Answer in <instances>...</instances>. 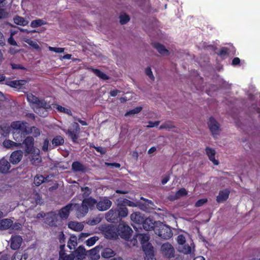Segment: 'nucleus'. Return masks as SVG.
Listing matches in <instances>:
<instances>
[{"label":"nucleus","instance_id":"nucleus-1","mask_svg":"<svg viewBox=\"0 0 260 260\" xmlns=\"http://www.w3.org/2000/svg\"><path fill=\"white\" fill-rule=\"evenodd\" d=\"M26 98L36 113L43 117L48 115L51 106L44 99H40L31 93L27 94Z\"/></svg>","mask_w":260,"mask_h":260},{"label":"nucleus","instance_id":"nucleus-2","mask_svg":"<svg viewBox=\"0 0 260 260\" xmlns=\"http://www.w3.org/2000/svg\"><path fill=\"white\" fill-rule=\"evenodd\" d=\"M27 123L21 121H15L11 124L12 127L13 136L17 143H20L25 138L26 135L29 134L27 127Z\"/></svg>","mask_w":260,"mask_h":260},{"label":"nucleus","instance_id":"nucleus-3","mask_svg":"<svg viewBox=\"0 0 260 260\" xmlns=\"http://www.w3.org/2000/svg\"><path fill=\"white\" fill-rule=\"evenodd\" d=\"M96 204V200L91 197L84 199L81 205L79 204H73L76 208V214L77 218L84 217L88 212L89 209L92 210Z\"/></svg>","mask_w":260,"mask_h":260},{"label":"nucleus","instance_id":"nucleus-4","mask_svg":"<svg viewBox=\"0 0 260 260\" xmlns=\"http://www.w3.org/2000/svg\"><path fill=\"white\" fill-rule=\"evenodd\" d=\"M154 231L156 235L164 240L169 239L173 236V233L170 227L163 224L162 222L156 223Z\"/></svg>","mask_w":260,"mask_h":260},{"label":"nucleus","instance_id":"nucleus-5","mask_svg":"<svg viewBox=\"0 0 260 260\" xmlns=\"http://www.w3.org/2000/svg\"><path fill=\"white\" fill-rule=\"evenodd\" d=\"M101 230L105 237L108 239H115L118 236V229L112 225H103Z\"/></svg>","mask_w":260,"mask_h":260},{"label":"nucleus","instance_id":"nucleus-6","mask_svg":"<svg viewBox=\"0 0 260 260\" xmlns=\"http://www.w3.org/2000/svg\"><path fill=\"white\" fill-rule=\"evenodd\" d=\"M118 236L119 235L122 239L128 240L132 236L133 231L132 229L124 223H120L118 226Z\"/></svg>","mask_w":260,"mask_h":260},{"label":"nucleus","instance_id":"nucleus-7","mask_svg":"<svg viewBox=\"0 0 260 260\" xmlns=\"http://www.w3.org/2000/svg\"><path fill=\"white\" fill-rule=\"evenodd\" d=\"M137 238L140 241L143 249V246L147 245L148 244H151L148 242L150 239L149 235L148 234L139 233L138 231L137 232V234L134 236L133 239L131 241L133 246H135L137 244Z\"/></svg>","mask_w":260,"mask_h":260},{"label":"nucleus","instance_id":"nucleus-8","mask_svg":"<svg viewBox=\"0 0 260 260\" xmlns=\"http://www.w3.org/2000/svg\"><path fill=\"white\" fill-rule=\"evenodd\" d=\"M73 129H68L67 134L71 138L74 143H77L78 135L80 131L79 125L77 122H74L72 124Z\"/></svg>","mask_w":260,"mask_h":260},{"label":"nucleus","instance_id":"nucleus-9","mask_svg":"<svg viewBox=\"0 0 260 260\" xmlns=\"http://www.w3.org/2000/svg\"><path fill=\"white\" fill-rule=\"evenodd\" d=\"M160 250L162 255L167 258H171L174 256V248L169 242L164 243L161 246Z\"/></svg>","mask_w":260,"mask_h":260},{"label":"nucleus","instance_id":"nucleus-10","mask_svg":"<svg viewBox=\"0 0 260 260\" xmlns=\"http://www.w3.org/2000/svg\"><path fill=\"white\" fill-rule=\"evenodd\" d=\"M112 202L108 198H102L98 202L96 201V207L99 211H104L109 209L112 206Z\"/></svg>","mask_w":260,"mask_h":260},{"label":"nucleus","instance_id":"nucleus-11","mask_svg":"<svg viewBox=\"0 0 260 260\" xmlns=\"http://www.w3.org/2000/svg\"><path fill=\"white\" fill-rule=\"evenodd\" d=\"M105 218L110 222L117 223L121 219L116 209H111L106 214Z\"/></svg>","mask_w":260,"mask_h":260},{"label":"nucleus","instance_id":"nucleus-12","mask_svg":"<svg viewBox=\"0 0 260 260\" xmlns=\"http://www.w3.org/2000/svg\"><path fill=\"white\" fill-rule=\"evenodd\" d=\"M58 221V215L55 212H51L46 214L45 222L49 226H57Z\"/></svg>","mask_w":260,"mask_h":260},{"label":"nucleus","instance_id":"nucleus-13","mask_svg":"<svg viewBox=\"0 0 260 260\" xmlns=\"http://www.w3.org/2000/svg\"><path fill=\"white\" fill-rule=\"evenodd\" d=\"M144 218V216L140 212H135L131 215V220L138 224V227L133 225V228L136 232H138V229H141V223L143 222Z\"/></svg>","mask_w":260,"mask_h":260},{"label":"nucleus","instance_id":"nucleus-14","mask_svg":"<svg viewBox=\"0 0 260 260\" xmlns=\"http://www.w3.org/2000/svg\"><path fill=\"white\" fill-rule=\"evenodd\" d=\"M143 251L145 253V260H156L154 254V248L151 244L143 246Z\"/></svg>","mask_w":260,"mask_h":260},{"label":"nucleus","instance_id":"nucleus-15","mask_svg":"<svg viewBox=\"0 0 260 260\" xmlns=\"http://www.w3.org/2000/svg\"><path fill=\"white\" fill-rule=\"evenodd\" d=\"M73 206V204L69 203L59 210L57 214L61 219L66 220L68 218Z\"/></svg>","mask_w":260,"mask_h":260},{"label":"nucleus","instance_id":"nucleus-16","mask_svg":"<svg viewBox=\"0 0 260 260\" xmlns=\"http://www.w3.org/2000/svg\"><path fill=\"white\" fill-rule=\"evenodd\" d=\"M208 126L211 131L213 136L215 137L218 134L219 131V124L213 117H210L208 122Z\"/></svg>","mask_w":260,"mask_h":260},{"label":"nucleus","instance_id":"nucleus-17","mask_svg":"<svg viewBox=\"0 0 260 260\" xmlns=\"http://www.w3.org/2000/svg\"><path fill=\"white\" fill-rule=\"evenodd\" d=\"M22 144L25 145V151L26 153H31L34 149V139L31 136L25 137L22 141Z\"/></svg>","mask_w":260,"mask_h":260},{"label":"nucleus","instance_id":"nucleus-18","mask_svg":"<svg viewBox=\"0 0 260 260\" xmlns=\"http://www.w3.org/2000/svg\"><path fill=\"white\" fill-rule=\"evenodd\" d=\"M22 156L23 152L21 150L15 151L11 154L10 161L13 164H17L20 161Z\"/></svg>","mask_w":260,"mask_h":260},{"label":"nucleus","instance_id":"nucleus-19","mask_svg":"<svg viewBox=\"0 0 260 260\" xmlns=\"http://www.w3.org/2000/svg\"><path fill=\"white\" fill-rule=\"evenodd\" d=\"M72 170L74 172L85 173L87 171V168L80 162L76 161L72 164Z\"/></svg>","mask_w":260,"mask_h":260},{"label":"nucleus","instance_id":"nucleus-20","mask_svg":"<svg viewBox=\"0 0 260 260\" xmlns=\"http://www.w3.org/2000/svg\"><path fill=\"white\" fill-rule=\"evenodd\" d=\"M230 190L228 189H225L219 192L218 195L216 197V201L218 203H223L225 202L229 197Z\"/></svg>","mask_w":260,"mask_h":260},{"label":"nucleus","instance_id":"nucleus-21","mask_svg":"<svg viewBox=\"0 0 260 260\" xmlns=\"http://www.w3.org/2000/svg\"><path fill=\"white\" fill-rule=\"evenodd\" d=\"M87 252L88 251L85 250L83 246H79L74 253L76 257V260H82L85 258V256Z\"/></svg>","mask_w":260,"mask_h":260},{"label":"nucleus","instance_id":"nucleus-22","mask_svg":"<svg viewBox=\"0 0 260 260\" xmlns=\"http://www.w3.org/2000/svg\"><path fill=\"white\" fill-rule=\"evenodd\" d=\"M64 140L63 138L61 136H55L51 141V145H50L49 149H53L55 147L62 145L63 144Z\"/></svg>","mask_w":260,"mask_h":260},{"label":"nucleus","instance_id":"nucleus-23","mask_svg":"<svg viewBox=\"0 0 260 260\" xmlns=\"http://www.w3.org/2000/svg\"><path fill=\"white\" fill-rule=\"evenodd\" d=\"M141 224L143 229L146 231H150L152 229L154 230L155 228L154 222L150 218H147L146 219L144 218L143 221L142 222Z\"/></svg>","mask_w":260,"mask_h":260},{"label":"nucleus","instance_id":"nucleus-24","mask_svg":"<svg viewBox=\"0 0 260 260\" xmlns=\"http://www.w3.org/2000/svg\"><path fill=\"white\" fill-rule=\"evenodd\" d=\"M22 239L19 236H16L12 237L11 248L13 250H17L19 248L22 243Z\"/></svg>","mask_w":260,"mask_h":260},{"label":"nucleus","instance_id":"nucleus-25","mask_svg":"<svg viewBox=\"0 0 260 260\" xmlns=\"http://www.w3.org/2000/svg\"><path fill=\"white\" fill-rule=\"evenodd\" d=\"M206 152L210 160H211L214 165H218L219 162L215 158V151L214 149L210 147H206Z\"/></svg>","mask_w":260,"mask_h":260},{"label":"nucleus","instance_id":"nucleus-26","mask_svg":"<svg viewBox=\"0 0 260 260\" xmlns=\"http://www.w3.org/2000/svg\"><path fill=\"white\" fill-rule=\"evenodd\" d=\"M102 250V247L99 246L88 251L91 260H98L100 258V251Z\"/></svg>","mask_w":260,"mask_h":260},{"label":"nucleus","instance_id":"nucleus-27","mask_svg":"<svg viewBox=\"0 0 260 260\" xmlns=\"http://www.w3.org/2000/svg\"><path fill=\"white\" fill-rule=\"evenodd\" d=\"M152 45L162 55H168L169 54L168 50H167L163 45L157 42L153 43Z\"/></svg>","mask_w":260,"mask_h":260},{"label":"nucleus","instance_id":"nucleus-28","mask_svg":"<svg viewBox=\"0 0 260 260\" xmlns=\"http://www.w3.org/2000/svg\"><path fill=\"white\" fill-rule=\"evenodd\" d=\"M10 162L4 158L0 160V172L7 173L10 168Z\"/></svg>","mask_w":260,"mask_h":260},{"label":"nucleus","instance_id":"nucleus-29","mask_svg":"<svg viewBox=\"0 0 260 260\" xmlns=\"http://www.w3.org/2000/svg\"><path fill=\"white\" fill-rule=\"evenodd\" d=\"M69 228L75 231H81L84 228L83 224L77 221H70L68 223Z\"/></svg>","mask_w":260,"mask_h":260},{"label":"nucleus","instance_id":"nucleus-30","mask_svg":"<svg viewBox=\"0 0 260 260\" xmlns=\"http://www.w3.org/2000/svg\"><path fill=\"white\" fill-rule=\"evenodd\" d=\"M117 211L118 213V215L120 216V219L122 218L126 217L128 215V209L127 208L123 205H122L118 203V207Z\"/></svg>","mask_w":260,"mask_h":260},{"label":"nucleus","instance_id":"nucleus-31","mask_svg":"<svg viewBox=\"0 0 260 260\" xmlns=\"http://www.w3.org/2000/svg\"><path fill=\"white\" fill-rule=\"evenodd\" d=\"M13 221L10 219L6 218L0 221V230H5L8 229L12 225Z\"/></svg>","mask_w":260,"mask_h":260},{"label":"nucleus","instance_id":"nucleus-32","mask_svg":"<svg viewBox=\"0 0 260 260\" xmlns=\"http://www.w3.org/2000/svg\"><path fill=\"white\" fill-rule=\"evenodd\" d=\"M3 146L7 148L12 149L15 147H20L21 145V143L13 142L10 140H6L3 142Z\"/></svg>","mask_w":260,"mask_h":260},{"label":"nucleus","instance_id":"nucleus-33","mask_svg":"<svg viewBox=\"0 0 260 260\" xmlns=\"http://www.w3.org/2000/svg\"><path fill=\"white\" fill-rule=\"evenodd\" d=\"M13 20L16 24L22 26H25L27 25L29 23L28 20L25 19L24 18L22 17H20L18 15L14 17Z\"/></svg>","mask_w":260,"mask_h":260},{"label":"nucleus","instance_id":"nucleus-34","mask_svg":"<svg viewBox=\"0 0 260 260\" xmlns=\"http://www.w3.org/2000/svg\"><path fill=\"white\" fill-rule=\"evenodd\" d=\"M77 245V237L75 235H71L68 242V247L71 250L75 248Z\"/></svg>","mask_w":260,"mask_h":260},{"label":"nucleus","instance_id":"nucleus-35","mask_svg":"<svg viewBox=\"0 0 260 260\" xmlns=\"http://www.w3.org/2000/svg\"><path fill=\"white\" fill-rule=\"evenodd\" d=\"M178 250L180 252L187 254L191 252V248L188 244L185 243L182 244V245H179Z\"/></svg>","mask_w":260,"mask_h":260},{"label":"nucleus","instance_id":"nucleus-36","mask_svg":"<svg viewBox=\"0 0 260 260\" xmlns=\"http://www.w3.org/2000/svg\"><path fill=\"white\" fill-rule=\"evenodd\" d=\"M118 203H120L122 205L124 206H128L130 207H137L138 206V203H134L132 201H131L126 199H121L120 200H118Z\"/></svg>","mask_w":260,"mask_h":260},{"label":"nucleus","instance_id":"nucleus-37","mask_svg":"<svg viewBox=\"0 0 260 260\" xmlns=\"http://www.w3.org/2000/svg\"><path fill=\"white\" fill-rule=\"evenodd\" d=\"M89 69L91 70L96 76L103 80H107L109 78L107 75L98 69H95L92 68H89Z\"/></svg>","mask_w":260,"mask_h":260},{"label":"nucleus","instance_id":"nucleus-38","mask_svg":"<svg viewBox=\"0 0 260 260\" xmlns=\"http://www.w3.org/2000/svg\"><path fill=\"white\" fill-rule=\"evenodd\" d=\"M175 127L173 123L171 121H167L162 123L159 127V129H165L169 131L172 130Z\"/></svg>","mask_w":260,"mask_h":260},{"label":"nucleus","instance_id":"nucleus-39","mask_svg":"<svg viewBox=\"0 0 260 260\" xmlns=\"http://www.w3.org/2000/svg\"><path fill=\"white\" fill-rule=\"evenodd\" d=\"M47 178H45L43 176H36L34 178V184L36 186H39L43 182L47 181Z\"/></svg>","mask_w":260,"mask_h":260},{"label":"nucleus","instance_id":"nucleus-40","mask_svg":"<svg viewBox=\"0 0 260 260\" xmlns=\"http://www.w3.org/2000/svg\"><path fill=\"white\" fill-rule=\"evenodd\" d=\"M102 251L101 252L102 256L105 258H109L111 257L114 253L113 251L110 248H106L103 249L102 248Z\"/></svg>","mask_w":260,"mask_h":260},{"label":"nucleus","instance_id":"nucleus-41","mask_svg":"<svg viewBox=\"0 0 260 260\" xmlns=\"http://www.w3.org/2000/svg\"><path fill=\"white\" fill-rule=\"evenodd\" d=\"M46 22L42 19H37L31 22L30 26L32 28H36L39 26L45 25Z\"/></svg>","mask_w":260,"mask_h":260},{"label":"nucleus","instance_id":"nucleus-42","mask_svg":"<svg viewBox=\"0 0 260 260\" xmlns=\"http://www.w3.org/2000/svg\"><path fill=\"white\" fill-rule=\"evenodd\" d=\"M59 254L62 260H74V259L76 258L75 255L74 253L67 254L64 252L62 253L60 251Z\"/></svg>","mask_w":260,"mask_h":260},{"label":"nucleus","instance_id":"nucleus-43","mask_svg":"<svg viewBox=\"0 0 260 260\" xmlns=\"http://www.w3.org/2000/svg\"><path fill=\"white\" fill-rule=\"evenodd\" d=\"M142 110V107H138L134 109L129 110L125 114V116H128L132 115H135L140 113Z\"/></svg>","mask_w":260,"mask_h":260},{"label":"nucleus","instance_id":"nucleus-44","mask_svg":"<svg viewBox=\"0 0 260 260\" xmlns=\"http://www.w3.org/2000/svg\"><path fill=\"white\" fill-rule=\"evenodd\" d=\"M56 108L58 111L67 114L69 115H72V113L70 109H67V108H66L63 107H62L61 106H60V105H56Z\"/></svg>","mask_w":260,"mask_h":260},{"label":"nucleus","instance_id":"nucleus-45","mask_svg":"<svg viewBox=\"0 0 260 260\" xmlns=\"http://www.w3.org/2000/svg\"><path fill=\"white\" fill-rule=\"evenodd\" d=\"M99 240V237L97 236H94L90 238L86 241V244L87 246H91L94 244L96 241Z\"/></svg>","mask_w":260,"mask_h":260},{"label":"nucleus","instance_id":"nucleus-46","mask_svg":"<svg viewBox=\"0 0 260 260\" xmlns=\"http://www.w3.org/2000/svg\"><path fill=\"white\" fill-rule=\"evenodd\" d=\"M50 145L51 144L49 143V139L48 138L45 139L43 142V145L42 147V150L44 152H47L48 151V150H50L49 149Z\"/></svg>","mask_w":260,"mask_h":260},{"label":"nucleus","instance_id":"nucleus-47","mask_svg":"<svg viewBox=\"0 0 260 260\" xmlns=\"http://www.w3.org/2000/svg\"><path fill=\"white\" fill-rule=\"evenodd\" d=\"M19 82L17 80L11 81L10 80H7L5 82V84L8 85L11 87L14 88H18L19 86Z\"/></svg>","mask_w":260,"mask_h":260},{"label":"nucleus","instance_id":"nucleus-48","mask_svg":"<svg viewBox=\"0 0 260 260\" xmlns=\"http://www.w3.org/2000/svg\"><path fill=\"white\" fill-rule=\"evenodd\" d=\"M81 190L83 192V197L84 198V199H87V197L91 192V189L88 187H82Z\"/></svg>","mask_w":260,"mask_h":260},{"label":"nucleus","instance_id":"nucleus-49","mask_svg":"<svg viewBox=\"0 0 260 260\" xmlns=\"http://www.w3.org/2000/svg\"><path fill=\"white\" fill-rule=\"evenodd\" d=\"M24 41L27 44H29V45H30L31 46H32L33 48H34L35 49L39 48V45L35 41H32L31 40H30L29 39H26L24 40Z\"/></svg>","mask_w":260,"mask_h":260},{"label":"nucleus","instance_id":"nucleus-50","mask_svg":"<svg viewBox=\"0 0 260 260\" xmlns=\"http://www.w3.org/2000/svg\"><path fill=\"white\" fill-rule=\"evenodd\" d=\"M176 194H177V196L178 197V198H180L182 197L185 196L187 194V191L186 190V189L184 188H182L179 190H178Z\"/></svg>","mask_w":260,"mask_h":260},{"label":"nucleus","instance_id":"nucleus-51","mask_svg":"<svg viewBox=\"0 0 260 260\" xmlns=\"http://www.w3.org/2000/svg\"><path fill=\"white\" fill-rule=\"evenodd\" d=\"M29 131V134L31 133L35 137H37L40 135V130L36 127L32 126L30 129H28Z\"/></svg>","mask_w":260,"mask_h":260},{"label":"nucleus","instance_id":"nucleus-52","mask_svg":"<svg viewBox=\"0 0 260 260\" xmlns=\"http://www.w3.org/2000/svg\"><path fill=\"white\" fill-rule=\"evenodd\" d=\"M145 74L147 76H148V77L152 80H154V77L153 75L152 72L151 71V69L150 67H147L145 71Z\"/></svg>","mask_w":260,"mask_h":260},{"label":"nucleus","instance_id":"nucleus-53","mask_svg":"<svg viewBox=\"0 0 260 260\" xmlns=\"http://www.w3.org/2000/svg\"><path fill=\"white\" fill-rule=\"evenodd\" d=\"M129 20V17L128 15H124L120 16V22L121 24H126Z\"/></svg>","mask_w":260,"mask_h":260},{"label":"nucleus","instance_id":"nucleus-54","mask_svg":"<svg viewBox=\"0 0 260 260\" xmlns=\"http://www.w3.org/2000/svg\"><path fill=\"white\" fill-rule=\"evenodd\" d=\"M177 241L179 245H182V244H184L186 243L185 238L182 235L178 236Z\"/></svg>","mask_w":260,"mask_h":260},{"label":"nucleus","instance_id":"nucleus-55","mask_svg":"<svg viewBox=\"0 0 260 260\" xmlns=\"http://www.w3.org/2000/svg\"><path fill=\"white\" fill-rule=\"evenodd\" d=\"M49 50L51 51H53L56 53H63L64 50V48H56V47H49Z\"/></svg>","mask_w":260,"mask_h":260},{"label":"nucleus","instance_id":"nucleus-56","mask_svg":"<svg viewBox=\"0 0 260 260\" xmlns=\"http://www.w3.org/2000/svg\"><path fill=\"white\" fill-rule=\"evenodd\" d=\"M13 35H14V33L11 32V36L8 39V42L11 45L17 46V42L15 41V40H14V39L13 37Z\"/></svg>","mask_w":260,"mask_h":260},{"label":"nucleus","instance_id":"nucleus-57","mask_svg":"<svg viewBox=\"0 0 260 260\" xmlns=\"http://www.w3.org/2000/svg\"><path fill=\"white\" fill-rule=\"evenodd\" d=\"M207 202V199H202L199 200L195 204V206L196 207H199L203 206L204 204Z\"/></svg>","mask_w":260,"mask_h":260},{"label":"nucleus","instance_id":"nucleus-58","mask_svg":"<svg viewBox=\"0 0 260 260\" xmlns=\"http://www.w3.org/2000/svg\"><path fill=\"white\" fill-rule=\"evenodd\" d=\"M58 240L60 243L64 244L66 242V238L63 232H61L58 235Z\"/></svg>","mask_w":260,"mask_h":260},{"label":"nucleus","instance_id":"nucleus-59","mask_svg":"<svg viewBox=\"0 0 260 260\" xmlns=\"http://www.w3.org/2000/svg\"><path fill=\"white\" fill-rule=\"evenodd\" d=\"M160 123L159 121H156L155 122H153L151 121H149L148 122V125L146 126L147 127L151 128L154 126H157L159 125Z\"/></svg>","mask_w":260,"mask_h":260},{"label":"nucleus","instance_id":"nucleus-60","mask_svg":"<svg viewBox=\"0 0 260 260\" xmlns=\"http://www.w3.org/2000/svg\"><path fill=\"white\" fill-rule=\"evenodd\" d=\"M94 148L98 151L102 155L105 154L106 153V149L102 147H95Z\"/></svg>","mask_w":260,"mask_h":260},{"label":"nucleus","instance_id":"nucleus-61","mask_svg":"<svg viewBox=\"0 0 260 260\" xmlns=\"http://www.w3.org/2000/svg\"><path fill=\"white\" fill-rule=\"evenodd\" d=\"M88 236H89V234L87 233H81L79 235V238L78 239L79 242H82L84 240V239L85 238L87 237Z\"/></svg>","mask_w":260,"mask_h":260},{"label":"nucleus","instance_id":"nucleus-62","mask_svg":"<svg viewBox=\"0 0 260 260\" xmlns=\"http://www.w3.org/2000/svg\"><path fill=\"white\" fill-rule=\"evenodd\" d=\"M105 165L107 167H111V168H119L120 167V165L119 163H109V162H105Z\"/></svg>","mask_w":260,"mask_h":260},{"label":"nucleus","instance_id":"nucleus-63","mask_svg":"<svg viewBox=\"0 0 260 260\" xmlns=\"http://www.w3.org/2000/svg\"><path fill=\"white\" fill-rule=\"evenodd\" d=\"M11 67L13 69L25 70V68L19 64H11Z\"/></svg>","mask_w":260,"mask_h":260},{"label":"nucleus","instance_id":"nucleus-64","mask_svg":"<svg viewBox=\"0 0 260 260\" xmlns=\"http://www.w3.org/2000/svg\"><path fill=\"white\" fill-rule=\"evenodd\" d=\"M21 258L22 255L20 254V253H15L14 254L12 260H21Z\"/></svg>","mask_w":260,"mask_h":260}]
</instances>
